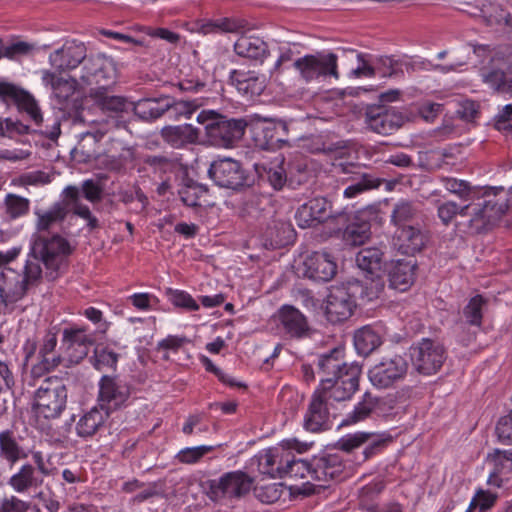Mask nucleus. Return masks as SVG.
I'll list each match as a JSON object with an SVG mask.
<instances>
[{
	"label": "nucleus",
	"mask_w": 512,
	"mask_h": 512,
	"mask_svg": "<svg viewBox=\"0 0 512 512\" xmlns=\"http://www.w3.org/2000/svg\"><path fill=\"white\" fill-rule=\"evenodd\" d=\"M481 195L482 202L465 204L470 206L468 226L476 233L489 229L512 207V187H485Z\"/></svg>",
	"instance_id": "obj_1"
},
{
	"label": "nucleus",
	"mask_w": 512,
	"mask_h": 512,
	"mask_svg": "<svg viewBox=\"0 0 512 512\" xmlns=\"http://www.w3.org/2000/svg\"><path fill=\"white\" fill-rule=\"evenodd\" d=\"M196 120L203 126L207 142L219 148L232 147L242 138L246 127L244 120L229 119L214 110H202Z\"/></svg>",
	"instance_id": "obj_2"
},
{
	"label": "nucleus",
	"mask_w": 512,
	"mask_h": 512,
	"mask_svg": "<svg viewBox=\"0 0 512 512\" xmlns=\"http://www.w3.org/2000/svg\"><path fill=\"white\" fill-rule=\"evenodd\" d=\"M67 403V390L61 379L46 378L34 395V411L38 417L56 419L64 411Z\"/></svg>",
	"instance_id": "obj_3"
},
{
	"label": "nucleus",
	"mask_w": 512,
	"mask_h": 512,
	"mask_svg": "<svg viewBox=\"0 0 512 512\" xmlns=\"http://www.w3.org/2000/svg\"><path fill=\"white\" fill-rule=\"evenodd\" d=\"M32 254L40 257L46 269V276L55 279L64 265L66 256L70 253L69 243L59 235L50 238L44 235H34L31 245Z\"/></svg>",
	"instance_id": "obj_4"
},
{
	"label": "nucleus",
	"mask_w": 512,
	"mask_h": 512,
	"mask_svg": "<svg viewBox=\"0 0 512 512\" xmlns=\"http://www.w3.org/2000/svg\"><path fill=\"white\" fill-rule=\"evenodd\" d=\"M287 449H295L301 454L309 449V445L295 438L284 439L277 446L262 450L257 455L258 470L270 478H283L284 461H287Z\"/></svg>",
	"instance_id": "obj_5"
},
{
	"label": "nucleus",
	"mask_w": 512,
	"mask_h": 512,
	"mask_svg": "<svg viewBox=\"0 0 512 512\" xmlns=\"http://www.w3.org/2000/svg\"><path fill=\"white\" fill-rule=\"evenodd\" d=\"M409 364L401 355L383 357L368 371L370 383L377 389L393 388L407 376Z\"/></svg>",
	"instance_id": "obj_6"
},
{
	"label": "nucleus",
	"mask_w": 512,
	"mask_h": 512,
	"mask_svg": "<svg viewBox=\"0 0 512 512\" xmlns=\"http://www.w3.org/2000/svg\"><path fill=\"white\" fill-rule=\"evenodd\" d=\"M361 367L358 364H352L338 376L332 378H321L317 390L324 394L331 402H341L351 399L358 390Z\"/></svg>",
	"instance_id": "obj_7"
},
{
	"label": "nucleus",
	"mask_w": 512,
	"mask_h": 512,
	"mask_svg": "<svg viewBox=\"0 0 512 512\" xmlns=\"http://www.w3.org/2000/svg\"><path fill=\"white\" fill-rule=\"evenodd\" d=\"M293 66L306 82L328 76L335 79L339 78L337 56L331 52L305 55L296 59Z\"/></svg>",
	"instance_id": "obj_8"
},
{
	"label": "nucleus",
	"mask_w": 512,
	"mask_h": 512,
	"mask_svg": "<svg viewBox=\"0 0 512 512\" xmlns=\"http://www.w3.org/2000/svg\"><path fill=\"white\" fill-rule=\"evenodd\" d=\"M411 362L417 372L423 375L437 373L446 360V350L437 341L424 338L411 348Z\"/></svg>",
	"instance_id": "obj_9"
},
{
	"label": "nucleus",
	"mask_w": 512,
	"mask_h": 512,
	"mask_svg": "<svg viewBox=\"0 0 512 512\" xmlns=\"http://www.w3.org/2000/svg\"><path fill=\"white\" fill-rule=\"evenodd\" d=\"M357 289V284L335 285L329 289L325 301V312L330 322H341L352 315L356 306L354 293Z\"/></svg>",
	"instance_id": "obj_10"
},
{
	"label": "nucleus",
	"mask_w": 512,
	"mask_h": 512,
	"mask_svg": "<svg viewBox=\"0 0 512 512\" xmlns=\"http://www.w3.org/2000/svg\"><path fill=\"white\" fill-rule=\"evenodd\" d=\"M63 194L67 199V205L71 207L73 212L79 217L88 221L90 228L97 226V219L92 216L88 206L81 203V198L84 197L88 201L94 203L101 200L102 188L94 180H85L81 188L76 186H68L64 189Z\"/></svg>",
	"instance_id": "obj_11"
},
{
	"label": "nucleus",
	"mask_w": 512,
	"mask_h": 512,
	"mask_svg": "<svg viewBox=\"0 0 512 512\" xmlns=\"http://www.w3.org/2000/svg\"><path fill=\"white\" fill-rule=\"evenodd\" d=\"M93 341L87 334V329L81 326H71L63 330L60 356L66 366L78 364L89 352Z\"/></svg>",
	"instance_id": "obj_12"
},
{
	"label": "nucleus",
	"mask_w": 512,
	"mask_h": 512,
	"mask_svg": "<svg viewBox=\"0 0 512 512\" xmlns=\"http://www.w3.org/2000/svg\"><path fill=\"white\" fill-rule=\"evenodd\" d=\"M252 484L253 479L245 472L232 471L218 479L211 480L209 494L213 500L224 497H241L250 491Z\"/></svg>",
	"instance_id": "obj_13"
},
{
	"label": "nucleus",
	"mask_w": 512,
	"mask_h": 512,
	"mask_svg": "<svg viewBox=\"0 0 512 512\" xmlns=\"http://www.w3.org/2000/svg\"><path fill=\"white\" fill-rule=\"evenodd\" d=\"M115 78L116 68L110 58L101 55L85 58L80 75L84 84L97 85L103 89L113 83Z\"/></svg>",
	"instance_id": "obj_14"
},
{
	"label": "nucleus",
	"mask_w": 512,
	"mask_h": 512,
	"mask_svg": "<svg viewBox=\"0 0 512 512\" xmlns=\"http://www.w3.org/2000/svg\"><path fill=\"white\" fill-rule=\"evenodd\" d=\"M208 174L218 186L228 189H238L246 182V174L241 164L231 158L213 161Z\"/></svg>",
	"instance_id": "obj_15"
},
{
	"label": "nucleus",
	"mask_w": 512,
	"mask_h": 512,
	"mask_svg": "<svg viewBox=\"0 0 512 512\" xmlns=\"http://www.w3.org/2000/svg\"><path fill=\"white\" fill-rule=\"evenodd\" d=\"M333 409V402L329 401L324 394L316 389L304 415L303 427L310 432L328 429Z\"/></svg>",
	"instance_id": "obj_16"
},
{
	"label": "nucleus",
	"mask_w": 512,
	"mask_h": 512,
	"mask_svg": "<svg viewBox=\"0 0 512 512\" xmlns=\"http://www.w3.org/2000/svg\"><path fill=\"white\" fill-rule=\"evenodd\" d=\"M334 257L325 251H316L306 256L302 264V274L312 280L327 282L337 273Z\"/></svg>",
	"instance_id": "obj_17"
},
{
	"label": "nucleus",
	"mask_w": 512,
	"mask_h": 512,
	"mask_svg": "<svg viewBox=\"0 0 512 512\" xmlns=\"http://www.w3.org/2000/svg\"><path fill=\"white\" fill-rule=\"evenodd\" d=\"M129 388L110 376H102L99 381L98 402L106 414L122 407L129 397Z\"/></svg>",
	"instance_id": "obj_18"
},
{
	"label": "nucleus",
	"mask_w": 512,
	"mask_h": 512,
	"mask_svg": "<svg viewBox=\"0 0 512 512\" xmlns=\"http://www.w3.org/2000/svg\"><path fill=\"white\" fill-rule=\"evenodd\" d=\"M86 58V48L83 43L67 42L60 49L49 55V63L58 72L76 68Z\"/></svg>",
	"instance_id": "obj_19"
},
{
	"label": "nucleus",
	"mask_w": 512,
	"mask_h": 512,
	"mask_svg": "<svg viewBox=\"0 0 512 512\" xmlns=\"http://www.w3.org/2000/svg\"><path fill=\"white\" fill-rule=\"evenodd\" d=\"M344 464L337 454H329L313 460L312 480L319 482L318 487H326L333 480L342 478Z\"/></svg>",
	"instance_id": "obj_20"
},
{
	"label": "nucleus",
	"mask_w": 512,
	"mask_h": 512,
	"mask_svg": "<svg viewBox=\"0 0 512 512\" xmlns=\"http://www.w3.org/2000/svg\"><path fill=\"white\" fill-rule=\"evenodd\" d=\"M57 346L56 332L49 330L44 335L39 350V362L33 364L31 373L34 377H40L43 373L55 369L62 363V357L59 355H51Z\"/></svg>",
	"instance_id": "obj_21"
},
{
	"label": "nucleus",
	"mask_w": 512,
	"mask_h": 512,
	"mask_svg": "<svg viewBox=\"0 0 512 512\" xmlns=\"http://www.w3.org/2000/svg\"><path fill=\"white\" fill-rule=\"evenodd\" d=\"M408 119L404 112L391 108L377 114H368L367 125L378 134L388 135L399 129Z\"/></svg>",
	"instance_id": "obj_22"
},
{
	"label": "nucleus",
	"mask_w": 512,
	"mask_h": 512,
	"mask_svg": "<svg viewBox=\"0 0 512 512\" xmlns=\"http://www.w3.org/2000/svg\"><path fill=\"white\" fill-rule=\"evenodd\" d=\"M329 216V205L326 199L316 197L302 204L295 214V220L300 228L317 225Z\"/></svg>",
	"instance_id": "obj_23"
},
{
	"label": "nucleus",
	"mask_w": 512,
	"mask_h": 512,
	"mask_svg": "<svg viewBox=\"0 0 512 512\" xmlns=\"http://www.w3.org/2000/svg\"><path fill=\"white\" fill-rule=\"evenodd\" d=\"M28 285L23 275L11 268H4L0 273V295L5 304L20 300L26 293Z\"/></svg>",
	"instance_id": "obj_24"
},
{
	"label": "nucleus",
	"mask_w": 512,
	"mask_h": 512,
	"mask_svg": "<svg viewBox=\"0 0 512 512\" xmlns=\"http://www.w3.org/2000/svg\"><path fill=\"white\" fill-rule=\"evenodd\" d=\"M296 452L295 449H287L286 457L287 461H284V469L283 471V478H290V479H307L305 482V485H307L306 488L303 489L304 493H311L314 492V487H316V484H312V470H313V462L309 463L302 459H296L293 452Z\"/></svg>",
	"instance_id": "obj_25"
},
{
	"label": "nucleus",
	"mask_w": 512,
	"mask_h": 512,
	"mask_svg": "<svg viewBox=\"0 0 512 512\" xmlns=\"http://www.w3.org/2000/svg\"><path fill=\"white\" fill-rule=\"evenodd\" d=\"M230 80L239 93L247 96L260 95L266 87V78L255 71L233 70Z\"/></svg>",
	"instance_id": "obj_26"
},
{
	"label": "nucleus",
	"mask_w": 512,
	"mask_h": 512,
	"mask_svg": "<svg viewBox=\"0 0 512 512\" xmlns=\"http://www.w3.org/2000/svg\"><path fill=\"white\" fill-rule=\"evenodd\" d=\"M269 47L263 39L252 35H242L234 43V51L238 56L260 63L270 55Z\"/></svg>",
	"instance_id": "obj_27"
},
{
	"label": "nucleus",
	"mask_w": 512,
	"mask_h": 512,
	"mask_svg": "<svg viewBox=\"0 0 512 512\" xmlns=\"http://www.w3.org/2000/svg\"><path fill=\"white\" fill-rule=\"evenodd\" d=\"M426 242L427 236L419 227L408 225L396 232L395 245L402 254L414 255L422 250Z\"/></svg>",
	"instance_id": "obj_28"
},
{
	"label": "nucleus",
	"mask_w": 512,
	"mask_h": 512,
	"mask_svg": "<svg viewBox=\"0 0 512 512\" xmlns=\"http://www.w3.org/2000/svg\"><path fill=\"white\" fill-rule=\"evenodd\" d=\"M41 79L43 84L51 89L52 95L58 100L59 104L67 101L76 90V80L62 76L61 72L43 70Z\"/></svg>",
	"instance_id": "obj_29"
},
{
	"label": "nucleus",
	"mask_w": 512,
	"mask_h": 512,
	"mask_svg": "<svg viewBox=\"0 0 512 512\" xmlns=\"http://www.w3.org/2000/svg\"><path fill=\"white\" fill-rule=\"evenodd\" d=\"M488 464L491 466V471L487 483L496 488L502 487L512 474V458L506 451L497 450L489 455Z\"/></svg>",
	"instance_id": "obj_30"
},
{
	"label": "nucleus",
	"mask_w": 512,
	"mask_h": 512,
	"mask_svg": "<svg viewBox=\"0 0 512 512\" xmlns=\"http://www.w3.org/2000/svg\"><path fill=\"white\" fill-rule=\"evenodd\" d=\"M278 318L286 334L291 337H302L308 330L306 317L291 305H283L278 311Z\"/></svg>",
	"instance_id": "obj_31"
},
{
	"label": "nucleus",
	"mask_w": 512,
	"mask_h": 512,
	"mask_svg": "<svg viewBox=\"0 0 512 512\" xmlns=\"http://www.w3.org/2000/svg\"><path fill=\"white\" fill-rule=\"evenodd\" d=\"M416 263L413 260H397L389 270L390 287L406 291L414 282Z\"/></svg>",
	"instance_id": "obj_32"
},
{
	"label": "nucleus",
	"mask_w": 512,
	"mask_h": 512,
	"mask_svg": "<svg viewBox=\"0 0 512 512\" xmlns=\"http://www.w3.org/2000/svg\"><path fill=\"white\" fill-rule=\"evenodd\" d=\"M68 205L58 202L47 210H36V235H42L57 226H59L67 216Z\"/></svg>",
	"instance_id": "obj_33"
},
{
	"label": "nucleus",
	"mask_w": 512,
	"mask_h": 512,
	"mask_svg": "<svg viewBox=\"0 0 512 512\" xmlns=\"http://www.w3.org/2000/svg\"><path fill=\"white\" fill-rule=\"evenodd\" d=\"M163 139L174 148H181L187 144L196 143L199 131L191 124L169 126L162 129Z\"/></svg>",
	"instance_id": "obj_34"
},
{
	"label": "nucleus",
	"mask_w": 512,
	"mask_h": 512,
	"mask_svg": "<svg viewBox=\"0 0 512 512\" xmlns=\"http://www.w3.org/2000/svg\"><path fill=\"white\" fill-rule=\"evenodd\" d=\"M297 48V44L290 42H272L270 44V55H276L275 63L269 71L270 78L272 80H278V76L286 68L287 64L290 63L293 60V57L299 53V51H297Z\"/></svg>",
	"instance_id": "obj_35"
},
{
	"label": "nucleus",
	"mask_w": 512,
	"mask_h": 512,
	"mask_svg": "<svg viewBox=\"0 0 512 512\" xmlns=\"http://www.w3.org/2000/svg\"><path fill=\"white\" fill-rule=\"evenodd\" d=\"M169 107L170 104L167 102V97L160 99L148 98L132 103L130 110H133L139 118L145 121H153L161 117L169 110Z\"/></svg>",
	"instance_id": "obj_36"
},
{
	"label": "nucleus",
	"mask_w": 512,
	"mask_h": 512,
	"mask_svg": "<svg viewBox=\"0 0 512 512\" xmlns=\"http://www.w3.org/2000/svg\"><path fill=\"white\" fill-rule=\"evenodd\" d=\"M293 236V229L289 223L286 222H273L268 226L264 232L265 242L267 248L276 249L287 245Z\"/></svg>",
	"instance_id": "obj_37"
},
{
	"label": "nucleus",
	"mask_w": 512,
	"mask_h": 512,
	"mask_svg": "<svg viewBox=\"0 0 512 512\" xmlns=\"http://www.w3.org/2000/svg\"><path fill=\"white\" fill-rule=\"evenodd\" d=\"M512 65L506 71L500 69H485L481 72L482 80L495 91L512 94Z\"/></svg>",
	"instance_id": "obj_38"
},
{
	"label": "nucleus",
	"mask_w": 512,
	"mask_h": 512,
	"mask_svg": "<svg viewBox=\"0 0 512 512\" xmlns=\"http://www.w3.org/2000/svg\"><path fill=\"white\" fill-rule=\"evenodd\" d=\"M380 334L371 326H364L354 334V345L358 354L367 356L381 345Z\"/></svg>",
	"instance_id": "obj_39"
},
{
	"label": "nucleus",
	"mask_w": 512,
	"mask_h": 512,
	"mask_svg": "<svg viewBox=\"0 0 512 512\" xmlns=\"http://www.w3.org/2000/svg\"><path fill=\"white\" fill-rule=\"evenodd\" d=\"M420 214L416 203L408 200H399L391 212V222L398 228L407 227L408 223L414 221Z\"/></svg>",
	"instance_id": "obj_40"
},
{
	"label": "nucleus",
	"mask_w": 512,
	"mask_h": 512,
	"mask_svg": "<svg viewBox=\"0 0 512 512\" xmlns=\"http://www.w3.org/2000/svg\"><path fill=\"white\" fill-rule=\"evenodd\" d=\"M340 353V350L335 349L329 354L320 356L318 366L322 374L321 378H332L343 374L345 370L351 368L353 363H344L339 357Z\"/></svg>",
	"instance_id": "obj_41"
},
{
	"label": "nucleus",
	"mask_w": 512,
	"mask_h": 512,
	"mask_svg": "<svg viewBox=\"0 0 512 512\" xmlns=\"http://www.w3.org/2000/svg\"><path fill=\"white\" fill-rule=\"evenodd\" d=\"M383 252L376 247H368L360 250L356 256L358 267L368 275L380 273L382 268Z\"/></svg>",
	"instance_id": "obj_42"
},
{
	"label": "nucleus",
	"mask_w": 512,
	"mask_h": 512,
	"mask_svg": "<svg viewBox=\"0 0 512 512\" xmlns=\"http://www.w3.org/2000/svg\"><path fill=\"white\" fill-rule=\"evenodd\" d=\"M104 414L97 408H92L86 412L76 425L77 434L81 437L92 436L98 428L104 423Z\"/></svg>",
	"instance_id": "obj_43"
},
{
	"label": "nucleus",
	"mask_w": 512,
	"mask_h": 512,
	"mask_svg": "<svg viewBox=\"0 0 512 512\" xmlns=\"http://www.w3.org/2000/svg\"><path fill=\"white\" fill-rule=\"evenodd\" d=\"M134 159V152L131 148L125 147L117 142L106 155L105 163L111 170H119Z\"/></svg>",
	"instance_id": "obj_44"
},
{
	"label": "nucleus",
	"mask_w": 512,
	"mask_h": 512,
	"mask_svg": "<svg viewBox=\"0 0 512 512\" xmlns=\"http://www.w3.org/2000/svg\"><path fill=\"white\" fill-rule=\"evenodd\" d=\"M254 130L261 131L267 145L283 142L282 136L288 131L287 124L283 121H264L257 123Z\"/></svg>",
	"instance_id": "obj_45"
},
{
	"label": "nucleus",
	"mask_w": 512,
	"mask_h": 512,
	"mask_svg": "<svg viewBox=\"0 0 512 512\" xmlns=\"http://www.w3.org/2000/svg\"><path fill=\"white\" fill-rule=\"evenodd\" d=\"M96 103L103 111L108 112H126L132 108V102L121 96L109 95L106 91L96 93Z\"/></svg>",
	"instance_id": "obj_46"
},
{
	"label": "nucleus",
	"mask_w": 512,
	"mask_h": 512,
	"mask_svg": "<svg viewBox=\"0 0 512 512\" xmlns=\"http://www.w3.org/2000/svg\"><path fill=\"white\" fill-rule=\"evenodd\" d=\"M470 206L458 205L454 201H443L437 205V216L445 226L453 222L456 216L467 217Z\"/></svg>",
	"instance_id": "obj_47"
},
{
	"label": "nucleus",
	"mask_w": 512,
	"mask_h": 512,
	"mask_svg": "<svg viewBox=\"0 0 512 512\" xmlns=\"http://www.w3.org/2000/svg\"><path fill=\"white\" fill-rule=\"evenodd\" d=\"M370 236V225L367 222L351 223L343 233L346 244L351 246L362 245Z\"/></svg>",
	"instance_id": "obj_48"
},
{
	"label": "nucleus",
	"mask_w": 512,
	"mask_h": 512,
	"mask_svg": "<svg viewBox=\"0 0 512 512\" xmlns=\"http://www.w3.org/2000/svg\"><path fill=\"white\" fill-rule=\"evenodd\" d=\"M9 484L16 492H24L32 486H37L38 482L34 477V468L31 465H23L21 469L14 474Z\"/></svg>",
	"instance_id": "obj_49"
},
{
	"label": "nucleus",
	"mask_w": 512,
	"mask_h": 512,
	"mask_svg": "<svg viewBox=\"0 0 512 512\" xmlns=\"http://www.w3.org/2000/svg\"><path fill=\"white\" fill-rule=\"evenodd\" d=\"M0 450L1 455L12 463L22 457V449L10 431H4L0 434Z\"/></svg>",
	"instance_id": "obj_50"
},
{
	"label": "nucleus",
	"mask_w": 512,
	"mask_h": 512,
	"mask_svg": "<svg viewBox=\"0 0 512 512\" xmlns=\"http://www.w3.org/2000/svg\"><path fill=\"white\" fill-rule=\"evenodd\" d=\"M375 407L376 401L374 398L369 395H365L363 400L358 402L355 405L353 411L347 415L346 419L343 421V424H355L365 420L370 416Z\"/></svg>",
	"instance_id": "obj_51"
},
{
	"label": "nucleus",
	"mask_w": 512,
	"mask_h": 512,
	"mask_svg": "<svg viewBox=\"0 0 512 512\" xmlns=\"http://www.w3.org/2000/svg\"><path fill=\"white\" fill-rule=\"evenodd\" d=\"M484 304L485 300L482 296L476 295L472 297L463 309L465 322L472 326L480 327L482 323V309Z\"/></svg>",
	"instance_id": "obj_52"
},
{
	"label": "nucleus",
	"mask_w": 512,
	"mask_h": 512,
	"mask_svg": "<svg viewBox=\"0 0 512 512\" xmlns=\"http://www.w3.org/2000/svg\"><path fill=\"white\" fill-rule=\"evenodd\" d=\"M169 301L178 308H182L186 311H198L200 306L197 301L192 297L191 294L184 290L179 289H167L166 292Z\"/></svg>",
	"instance_id": "obj_53"
},
{
	"label": "nucleus",
	"mask_w": 512,
	"mask_h": 512,
	"mask_svg": "<svg viewBox=\"0 0 512 512\" xmlns=\"http://www.w3.org/2000/svg\"><path fill=\"white\" fill-rule=\"evenodd\" d=\"M390 438L385 433L366 432L364 459H368L379 453L389 442Z\"/></svg>",
	"instance_id": "obj_54"
},
{
	"label": "nucleus",
	"mask_w": 512,
	"mask_h": 512,
	"mask_svg": "<svg viewBox=\"0 0 512 512\" xmlns=\"http://www.w3.org/2000/svg\"><path fill=\"white\" fill-rule=\"evenodd\" d=\"M380 186V181L371 175L362 174L359 180L351 185H349L343 192L344 197L351 199L364 191L378 188Z\"/></svg>",
	"instance_id": "obj_55"
},
{
	"label": "nucleus",
	"mask_w": 512,
	"mask_h": 512,
	"mask_svg": "<svg viewBox=\"0 0 512 512\" xmlns=\"http://www.w3.org/2000/svg\"><path fill=\"white\" fill-rule=\"evenodd\" d=\"M167 102L170 104L169 110L166 112L172 113L175 117L191 118L194 112L200 107V102L197 100H179L173 101L167 97Z\"/></svg>",
	"instance_id": "obj_56"
},
{
	"label": "nucleus",
	"mask_w": 512,
	"mask_h": 512,
	"mask_svg": "<svg viewBox=\"0 0 512 512\" xmlns=\"http://www.w3.org/2000/svg\"><path fill=\"white\" fill-rule=\"evenodd\" d=\"M6 213L11 219L24 216L29 211L30 202L27 198L9 194L5 200Z\"/></svg>",
	"instance_id": "obj_57"
},
{
	"label": "nucleus",
	"mask_w": 512,
	"mask_h": 512,
	"mask_svg": "<svg viewBox=\"0 0 512 512\" xmlns=\"http://www.w3.org/2000/svg\"><path fill=\"white\" fill-rule=\"evenodd\" d=\"M207 194L206 189L198 184L186 185L179 191L182 202L189 207L201 205V199Z\"/></svg>",
	"instance_id": "obj_58"
},
{
	"label": "nucleus",
	"mask_w": 512,
	"mask_h": 512,
	"mask_svg": "<svg viewBox=\"0 0 512 512\" xmlns=\"http://www.w3.org/2000/svg\"><path fill=\"white\" fill-rule=\"evenodd\" d=\"M384 290V281L380 273H375L374 275L366 276V280L363 284V296L367 298V300L371 301L380 296V294Z\"/></svg>",
	"instance_id": "obj_59"
},
{
	"label": "nucleus",
	"mask_w": 512,
	"mask_h": 512,
	"mask_svg": "<svg viewBox=\"0 0 512 512\" xmlns=\"http://www.w3.org/2000/svg\"><path fill=\"white\" fill-rule=\"evenodd\" d=\"M17 106L25 111L37 126H42L43 116L36 100L28 92L20 98Z\"/></svg>",
	"instance_id": "obj_60"
},
{
	"label": "nucleus",
	"mask_w": 512,
	"mask_h": 512,
	"mask_svg": "<svg viewBox=\"0 0 512 512\" xmlns=\"http://www.w3.org/2000/svg\"><path fill=\"white\" fill-rule=\"evenodd\" d=\"M212 450L213 446L208 445L186 447L177 453L176 458L181 463L193 464L198 462L206 453Z\"/></svg>",
	"instance_id": "obj_61"
},
{
	"label": "nucleus",
	"mask_w": 512,
	"mask_h": 512,
	"mask_svg": "<svg viewBox=\"0 0 512 512\" xmlns=\"http://www.w3.org/2000/svg\"><path fill=\"white\" fill-rule=\"evenodd\" d=\"M118 355L107 348L96 349L94 355V367L102 371L104 369H113L116 367Z\"/></svg>",
	"instance_id": "obj_62"
},
{
	"label": "nucleus",
	"mask_w": 512,
	"mask_h": 512,
	"mask_svg": "<svg viewBox=\"0 0 512 512\" xmlns=\"http://www.w3.org/2000/svg\"><path fill=\"white\" fill-rule=\"evenodd\" d=\"M496 499V494L481 490L472 498L466 512H472L475 508H478L479 512H484L495 504Z\"/></svg>",
	"instance_id": "obj_63"
},
{
	"label": "nucleus",
	"mask_w": 512,
	"mask_h": 512,
	"mask_svg": "<svg viewBox=\"0 0 512 512\" xmlns=\"http://www.w3.org/2000/svg\"><path fill=\"white\" fill-rule=\"evenodd\" d=\"M496 434L500 442L505 445H512V411L499 419Z\"/></svg>",
	"instance_id": "obj_64"
}]
</instances>
